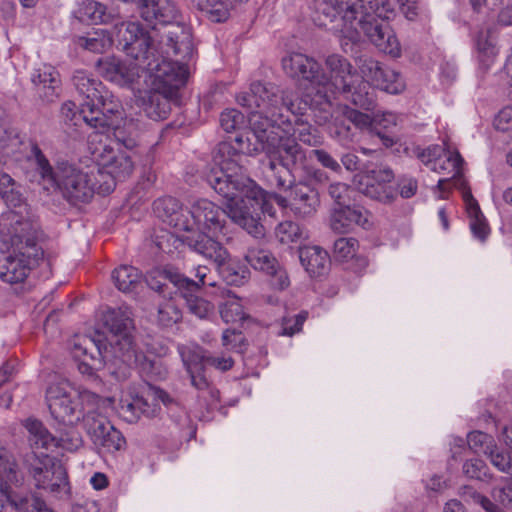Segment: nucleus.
Listing matches in <instances>:
<instances>
[{"instance_id":"3","label":"nucleus","mask_w":512,"mask_h":512,"mask_svg":"<svg viewBox=\"0 0 512 512\" xmlns=\"http://www.w3.org/2000/svg\"><path fill=\"white\" fill-rule=\"evenodd\" d=\"M325 64L330 76L314 58L305 54L291 53L282 59V67L289 77L310 84L311 92L301 98L311 102L308 108L330 105L338 93L356 106L370 107L372 101L365 91L367 85L359 80L346 58L332 54L326 58Z\"/></svg>"},{"instance_id":"37","label":"nucleus","mask_w":512,"mask_h":512,"mask_svg":"<svg viewBox=\"0 0 512 512\" xmlns=\"http://www.w3.org/2000/svg\"><path fill=\"white\" fill-rule=\"evenodd\" d=\"M77 13L81 21L94 24L109 23L113 17L104 4L95 0H84Z\"/></svg>"},{"instance_id":"33","label":"nucleus","mask_w":512,"mask_h":512,"mask_svg":"<svg viewBox=\"0 0 512 512\" xmlns=\"http://www.w3.org/2000/svg\"><path fill=\"white\" fill-rule=\"evenodd\" d=\"M293 115L295 116L294 124H292V121L289 118V126L288 123H286L282 126V128L275 130L278 131L280 135L293 139L296 143L297 138L304 144L309 146H317L320 143V138L316 135V130L313 129L308 122H305L301 118L297 117L298 114Z\"/></svg>"},{"instance_id":"8","label":"nucleus","mask_w":512,"mask_h":512,"mask_svg":"<svg viewBox=\"0 0 512 512\" xmlns=\"http://www.w3.org/2000/svg\"><path fill=\"white\" fill-rule=\"evenodd\" d=\"M88 146L94 160L97 162L96 168L101 171V174H97V176L104 178L105 175H108L110 177L109 180H104L103 183L99 184L98 189L101 192H112L116 181H123L132 174L134 164L130 156L125 153L116 154L109 143V135L91 133L88 136Z\"/></svg>"},{"instance_id":"48","label":"nucleus","mask_w":512,"mask_h":512,"mask_svg":"<svg viewBox=\"0 0 512 512\" xmlns=\"http://www.w3.org/2000/svg\"><path fill=\"white\" fill-rule=\"evenodd\" d=\"M228 260L229 258L222 265L216 264L221 269L220 273L226 284L229 286L246 285L250 274L249 271L245 268H237L231 265L226 266Z\"/></svg>"},{"instance_id":"42","label":"nucleus","mask_w":512,"mask_h":512,"mask_svg":"<svg viewBox=\"0 0 512 512\" xmlns=\"http://www.w3.org/2000/svg\"><path fill=\"white\" fill-rule=\"evenodd\" d=\"M204 370V366H202L194 369V371H187V373L190 376L192 386L200 391V397L204 399L207 405H212L218 401L219 392L210 385Z\"/></svg>"},{"instance_id":"64","label":"nucleus","mask_w":512,"mask_h":512,"mask_svg":"<svg viewBox=\"0 0 512 512\" xmlns=\"http://www.w3.org/2000/svg\"><path fill=\"white\" fill-rule=\"evenodd\" d=\"M494 127L499 131H508L512 128V107L503 108L494 119Z\"/></svg>"},{"instance_id":"11","label":"nucleus","mask_w":512,"mask_h":512,"mask_svg":"<svg viewBox=\"0 0 512 512\" xmlns=\"http://www.w3.org/2000/svg\"><path fill=\"white\" fill-rule=\"evenodd\" d=\"M24 464L35 488L44 490L58 498L69 495L67 471L59 461L48 453L27 454Z\"/></svg>"},{"instance_id":"1","label":"nucleus","mask_w":512,"mask_h":512,"mask_svg":"<svg viewBox=\"0 0 512 512\" xmlns=\"http://www.w3.org/2000/svg\"><path fill=\"white\" fill-rule=\"evenodd\" d=\"M250 130L238 134L233 142L217 145L213 166L206 174L208 185L228 204L232 219L254 237L264 234L260 215L264 200L263 190L243 173L244 156L265 152L269 162L266 177L277 188L288 187L293 171L308 172L307 150L289 137L271 127V122L260 115L248 117Z\"/></svg>"},{"instance_id":"12","label":"nucleus","mask_w":512,"mask_h":512,"mask_svg":"<svg viewBox=\"0 0 512 512\" xmlns=\"http://www.w3.org/2000/svg\"><path fill=\"white\" fill-rule=\"evenodd\" d=\"M102 322L110 333L109 345L114 356L130 363L136 357L131 311L128 308H108L103 312Z\"/></svg>"},{"instance_id":"31","label":"nucleus","mask_w":512,"mask_h":512,"mask_svg":"<svg viewBox=\"0 0 512 512\" xmlns=\"http://www.w3.org/2000/svg\"><path fill=\"white\" fill-rule=\"evenodd\" d=\"M299 259L311 278H320L328 274L330 257L327 251L319 246H305L299 249Z\"/></svg>"},{"instance_id":"41","label":"nucleus","mask_w":512,"mask_h":512,"mask_svg":"<svg viewBox=\"0 0 512 512\" xmlns=\"http://www.w3.org/2000/svg\"><path fill=\"white\" fill-rule=\"evenodd\" d=\"M113 44L110 34L104 29H96L77 39V45L94 53H103Z\"/></svg>"},{"instance_id":"43","label":"nucleus","mask_w":512,"mask_h":512,"mask_svg":"<svg viewBox=\"0 0 512 512\" xmlns=\"http://www.w3.org/2000/svg\"><path fill=\"white\" fill-rule=\"evenodd\" d=\"M113 136L116 141L121 143L127 149H133L138 144L139 128L133 120H125L122 126H113Z\"/></svg>"},{"instance_id":"13","label":"nucleus","mask_w":512,"mask_h":512,"mask_svg":"<svg viewBox=\"0 0 512 512\" xmlns=\"http://www.w3.org/2000/svg\"><path fill=\"white\" fill-rule=\"evenodd\" d=\"M23 475L17 469L12 456L0 450V511L10 504L18 512H52L46 509L45 502L39 497L17 498L12 494L10 485H20Z\"/></svg>"},{"instance_id":"44","label":"nucleus","mask_w":512,"mask_h":512,"mask_svg":"<svg viewBox=\"0 0 512 512\" xmlns=\"http://www.w3.org/2000/svg\"><path fill=\"white\" fill-rule=\"evenodd\" d=\"M359 71L361 73V76L358 75L357 71L352 67V71L356 73V75L359 77V80L367 85L365 88L366 93L371 98V105L370 107H361L365 110H370L374 106V97L369 92V81L373 76H375L377 73L379 74V71L382 69L383 65H381L380 62L370 58V57H361L359 59L358 63Z\"/></svg>"},{"instance_id":"49","label":"nucleus","mask_w":512,"mask_h":512,"mask_svg":"<svg viewBox=\"0 0 512 512\" xmlns=\"http://www.w3.org/2000/svg\"><path fill=\"white\" fill-rule=\"evenodd\" d=\"M358 247L359 243L355 238L341 237L334 242V257L342 262L352 260L356 256Z\"/></svg>"},{"instance_id":"63","label":"nucleus","mask_w":512,"mask_h":512,"mask_svg":"<svg viewBox=\"0 0 512 512\" xmlns=\"http://www.w3.org/2000/svg\"><path fill=\"white\" fill-rule=\"evenodd\" d=\"M489 458L491 460V463L498 470H500L502 472H507V473L512 472V456L496 452V449H494L489 454Z\"/></svg>"},{"instance_id":"45","label":"nucleus","mask_w":512,"mask_h":512,"mask_svg":"<svg viewBox=\"0 0 512 512\" xmlns=\"http://www.w3.org/2000/svg\"><path fill=\"white\" fill-rule=\"evenodd\" d=\"M275 235L283 244L299 242L307 237L306 231L293 221H284L277 225Z\"/></svg>"},{"instance_id":"18","label":"nucleus","mask_w":512,"mask_h":512,"mask_svg":"<svg viewBox=\"0 0 512 512\" xmlns=\"http://www.w3.org/2000/svg\"><path fill=\"white\" fill-rule=\"evenodd\" d=\"M85 421L87 432L95 446L107 452L119 451L125 446L122 433L106 417L95 415V409L87 411Z\"/></svg>"},{"instance_id":"38","label":"nucleus","mask_w":512,"mask_h":512,"mask_svg":"<svg viewBox=\"0 0 512 512\" xmlns=\"http://www.w3.org/2000/svg\"><path fill=\"white\" fill-rule=\"evenodd\" d=\"M436 150V148H433ZM432 156V149L428 148L425 152L422 153V161L430 166V168L437 172L442 173L444 170L451 169L453 172V177L460 174V168L463 163V158L458 152L449 153L446 156V159L436 158L432 160L430 157Z\"/></svg>"},{"instance_id":"32","label":"nucleus","mask_w":512,"mask_h":512,"mask_svg":"<svg viewBox=\"0 0 512 512\" xmlns=\"http://www.w3.org/2000/svg\"><path fill=\"white\" fill-rule=\"evenodd\" d=\"M101 96L103 97H99L95 102V110L100 113V117H103L104 121L99 123L95 122L97 125L89 126L96 129L93 133L107 135L106 133L114 126L110 116L120 117L122 114V105L120 101L107 89H105Z\"/></svg>"},{"instance_id":"21","label":"nucleus","mask_w":512,"mask_h":512,"mask_svg":"<svg viewBox=\"0 0 512 512\" xmlns=\"http://www.w3.org/2000/svg\"><path fill=\"white\" fill-rule=\"evenodd\" d=\"M246 261L256 270L265 272L271 277V285L285 288L290 285L287 271L279 265L270 251L251 247L245 255Z\"/></svg>"},{"instance_id":"26","label":"nucleus","mask_w":512,"mask_h":512,"mask_svg":"<svg viewBox=\"0 0 512 512\" xmlns=\"http://www.w3.org/2000/svg\"><path fill=\"white\" fill-rule=\"evenodd\" d=\"M153 212L162 221L184 233L191 227L187 213H184L180 202L174 197L166 196L155 200Z\"/></svg>"},{"instance_id":"2","label":"nucleus","mask_w":512,"mask_h":512,"mask_svg":"<svg viewBox=\"0 0 512 512\" xmlns=\"http://www.w3.org/2000/svg\"><path fill=\"white\" fill-rule=\"evenodd\" d=\"M156 33L149 34L138 22L123 23L119 29V44L134 60L144 63L153 88L175 94L185 85L188 63L194 55L190 29L174 26L156 43Z\"/></svg>"},{"instance_id":"59","label":"nucleus","mask_w":512,"mask_h":512,"mask_svg":"<svg viewBox=\"0 0 512 512\" xmlns=\"http://www.w3.org/2000/svg\"><path fill=\"white\" fill-rule=\"evenodd\" d=\"M463 495L469 497L475 504L481 506L486 512H502V510L490 499L470 487L464 488Z\"/></svg>"},{"instance_id":"36","label":"nucleus","mask_w":512,"mask_h":512,"mask_svg":"<svg viewBox=\"0 0 512 512\" xmlns=\"http://www.w3.org/2000/svg\"><path fill=\"white\" fill-rule=\"evenodd\" d=\"M111 280L116 288H136L146 285V275L131 265H120L111 273Z\"/></svg>"},{"instance_id":"10","label":"nucleus","mask_w":512,"mask_h":512,"mask_svg":"<svg viewBox=\"0 0 512 512\" xmlns=\"http://www.w3.org/2000/svg\"><path fill=\"white\" fill-rule=\"evenodd\" d=\"M100 169L96 166L81 168L68 162L57 163V176L51 188L58 189L72 203L87 202L92 198L100 184L97 174Z\"/></svg>"},{"instance_id":"15","label":"nucleus","mask_w":512,"mask_h":512,"mask_svg":"<svg viewBox=\"0 0 512 512\" xmlns=\"http://www.w3.org/2000/svg\"><path fill=\"white\" fill-rule=\"evenodd\" d=\"M28 432V442L32 449L29 454L47 453L54 448L60 447L73 451L81 445V439L77 433L66 434L60 438L54 437L48 429L37 419L28 418L23 422Z\"/></svg>"},{"instance_id":"57","label":"nucleus","mask_w":512,"mask_h":512,"mask_svg":"<svg viewBox=\"0 0 512 512\" xmlns=\"http://www.w3.org/2000/svg\"><path fill=\"white\" fill-rule=\"evenodd\" d=\"M362 0L363 11L370 12L379 18H388V13L392 12V5L389 0Z\"/></svg>"},{"instance_id":"61","label":"nucleus","mask_w":512,"mask_h":512,"mask_svg":"<svg viewBox=\"0 0 512 512\" xmlns=\"http://www.w3.org/2000/svg\"><path fill=\"white\" fill-rule=\"evenodd\" d=\"M311 154L317 159V161L327 169H330L333 172H340L341 165L338 161L326 150L324 149H314L311 151Z\"/></svg>"},{"instance_id":"29","label":"nucleus","mask_w":512,"mask_h":512,"mask_svg":"<svg viewBox=\"0 0 512 512\" xmlns=\"http://www.w3.org/2000/svg\"><path fill=\"white\" fill-rule=\"evenodd\" d=\"M27 162L33 167V171L27 172V177L30 181H37L40 184L52 187L55 183L57 167L53 168L44 155L40 147L33 143L31 145L30 153L27 156Z\"/></svg>"},{"instance_id":"35","label":"nucleus","mask_w":512,"mask_h":512,"mask_svg":"<svg viewBox=\"0 0 512 512\" xmlns=\"http://www.w3.org/2000/svg\"><path fill=\"white\" fill-rule=\"evenodd\" d=\"M463 200L470 218V228L473 234L477 238L484 240L488 235L489 227L477 200L473 197L469 189L463 191Z\"/></svg>"},{"instance_id":"51","label":"nucleus","mask_w":512,"mask_h":512,"mask_svg":"<svg viewBox=\"0 0 512 512\" xmlns=\"http://www.w3.org/2000/svg\"><path fill=\"white\" fill-rule=\"evenodd\" d=\"M222 345L229 351L242 353L247 347V341L241 331L226 329L222 333Z\"/></svg>"},{"instance_id":"5","label":"nucleus","mask_w":512,"mask_h":512,"mask_svg":"<svg viewBox=\"0 0 512 512\" xmlns=\"http://www.w3.org/2000/svg\"><path fill=\"white\" fill-rule=\"evenodd\" d=\"M240 106L250 111L249 116L260 115L271 122V127L280 129L289 123V116L283 113V108L292 114H304L311 103L308 99H299L292 90L280 91L272 83L253 82L249 91L237 96Z\"/></svg>"},{"instance_id":"9","label":"nucleus","mask_w":512,"mask_h":512,"mask_svg":"<svg viewBox=\"0 0 512 512\" xmlns=\"http://www.w3.org/2000/svg\"><path fill=\"white\" fill-rule=\"evenodd\" d=\"M0 233L8 238L11 249L27 251L31 258L43 256V250L38 246L39 225L27 205L2 214Z\"/></svg>"},{"instance_id":"54","label":"nucleus","mask_w":512,"mask_h":512,"mask_svg":"<svg viewBox=\"0 0 512 512\" xmlns=\"http://www.w3.org/2000/svg\"><path fill=\"white\" fill-rule=\"evenodd\" d=\"M181 319V311L173 301L161 305L158 310V321L164 327L172 326Z\"/></svg>"},{"instance_id":"28","label":"nucleus","mask_w":512,"mask_h":512,"mask_svg":"<svg viewBox=\"0 0 512 512\" xmlns=\"http://www.w3.org/2000/svg\"><path fill=\"white\" fill-rule=\"evenodd\" d=\"M362 0H314L315 11L321 22L325 19H336L340 23H346L354 17L356 5Z\"/></svg>"},{"instance_id":"53","label":"nucleus","mask_w":512,"mask_h":512,"mask_svg":"<svg viewBox=\"0 0 512 512\" xmlns=\"http://www.w3.org/2000/svg\"><path fill=\"white\" fill-rule=\"evenodd\" d=\"M354 192L355 190L353 188L342 182L332 183L328 187L330 197L339 207L349 205Z\"/></svg>"},{"instance_id":"52","label":"nucleus","mask_w":512,"mask_h":512,"mask_svg":"<svg viewBox=\"0 0 512 512\" xmlns=\"http://www.w3.org/2000/svg\"><path fill=\"white\" fill-rule=\"evenodd\" d=\"M219 122L222 129L227 133H230L243 126L245 123V117L237 109H226L221 113Z\"/></svg>"},{"instance_id":"24","label":"nucleus","mask_w":512,"mask_h":512,"mask_svg":"<svg viewBox=\"0 0 512 512\" xmlns=\"http://www.w3.org/2000/svg\"><path fill=\"white\" fill-rule=\"evenodd\" d=\"M31 81L37 95L46 102L58 98L61 87L60 74L55 67L43 64L31 74Z\"/></svg>"},{"instance_id":"34","label":"nucleus","mask_w":512,"mask_h":512,"mask_svg":"<svg viewBox=\"0 0 512 512\" xmlns=\"http://www.w3.org/2000/svg\"><path fill=\"white\" fill-rule=\"evenodd\" d=\"M70 351L75 360H98L97 356L107 353V348L102 351L101 340H95L86 335H76L70 344Z\"/></svg>"},{"instance_id":"62","label":"nucleus","mask_w":512,"mask_h":512,"mask_svg":"<svg viewBox=\"0 0 512 512\" xmlns=\"http://www.w3.org/2000/svg\"><path fill=\"white\" fill-rule=\"evenodd\" d=\"M106 355L97 356L98 360L83 359L78 360V370L82 375L88 378H95V371L100 369Z\"/></svg>"},{"instance_id":"6","label":"nucleus","mask_w":512,"mask_h":512,"mask_svg":"<svg viewBox=\"0 0 512 512\" xmlns=\"http://www.w3.org/2000/svg\"><path fill=\"white\" fill-rule=\"evenodd\" d=\"M355 10L354 17L346 23H340L336 18L322 20L321 25H330V29L340 37L341 47L346 53L352 52L353 46L365 36L383 53L398 57L400 43L389 24L370 12H364L361 3Z\"/></svg>"},{"instance_id":"4","label":"nucleus","mask_w":512,"mask_h":512,"mask_svg":"<svg viewBox=\"0 0 512 512\" xmlns=\"http://www.w3.org/2000/svg\"><path fill=\"white\" fill-rule=\"evenodd\" d=\"M222 199L225 210L208 199L193 202L187 214H190L189 230L179 239L192 251L215 264L222 265L230 258L224 244L231 240L228 235L227 217L237 224L229 214L227 201Z\"/></svg>"},{"instance_id":"55","label":"nucleus","mask_w":512,"mask_h":512,"mask_svg":"<svg viewBox=\"0 0 512 512\" xmlns=\"http://www.w3.org/2000/svg\"><path fill=\"white\" fill-rule=\"evenodd\" d=\"M342 113L344 119L352 123L355 127L361 130L368 129L370 133H372L373 117L347 106L343 109Z\"/></svg>"},{"instance_id":"7","label":"nucleus","mask_w":512,"mask_h":512,"mask_svg":"<svg viewBox=\"0 0 512 512\" xmlns=\"http://www.w3.org/2000/svg\"><path fill=\"white\" fill-rule=\"evenodd\" d=\"M46 401L57 422L72 426L86 418L88 410L96 409L100 398L93 392L77 389L69 381L61 380L47 388Z\"/></svg>"},{"instance_id":"17","label":"nucleus","mask_w":512,"mask_h":512,"mask_svg":"<svg viewBox=\"0 0 512 512\" xmlns=\"http://www.w3.org/2000/svg\"><path fill=\"white\" fill-rule=\"evenodd\" d=\"M127 62L116 56L101 57L96 62V69L108 81L121 87H130L144 71V63L141 60Z\"/></svg>"},{"instance_id":"27","label":"nucleus","mask_w":512,"mask_h":512,"mask_svg":"<svg viewBox=\"0 0 512 512\" xmlns=\"http://www.w3.org/2000/svg\"><path fill=\"white\" fill-rule=\"evenodd\" d=\"M403 123V116L393 112H377L373 115L372 135L376 136L385 148H391L398 143L399 138L394 134Z\"/></svg>"},{"instance_id":"39","label":"nucleus","mask_w":512,"mask_h":512,"mask_svg":"<svg viewBox=\"0 0 512 512\" xmlns=\"http://www.w3.org/2000/svg\"><path fill=\"white\" fill-rule=\"evenodd\" d=\"M177 351L186 371H194V369L207 363L206 350L197 343L178 344Z\"/></svg>"},{"instance_id":"25","label":"nucleus","mask_w":512,"mask_h":512,"mask_svg":"<svg viewBox=\"0 0 512 512\" xmlns=\"http://www.w3.org/2000/svg\"><path fill=\"white\" fill-rule=\"evenodd\" d=\"M173 95L153 88L140 93L137 98V105L148 118L155 121L164 120L170 114L171 103L169 98Z\"/></svg>"},{"instance_id":"40","label":"nucleus","mask_w":512,"mask_h":512,"mask_svg":"<svg viewBox=\"0 0 512 512\" xmlns=\"http://www.w3.org/2000/svg\"><path fill=\"white\" fill-rule=\"evenodd\" d=\"M219 312L225 323H238L248 318L238 296L228 290L226 297L219 305Z\"/></svg>"},{"instance_id":"50","label":"nucleus","mask_w":512,"mask_h":512,"mask_svg":"<svg viewBox=\"0 0 512 512\" xmlns=\"http://www.w3.org/2000/svg\"><path fill=\"white\" fill-rule=\"evenodd\" d=\"M381 80L384 82L383 86H379L378 89H381L390 94H398L405 89V82L402 76L395 70L386 67L381 77Z\"/></svg>"},{"instance_id":"16","label":"nucleus","mask_w":512,"mask_h":512,"mask_svg":"<svg viewBox=\"0 0 512 512\" xmlns=\"http://www.w3.org/2000/svg\"><path fill=\"white\" fill-rule=\"evenodd\" d=\"M72 82L78 94L82 97L79 117L87 125H96L95 122L104 121L103 117H100V113L95 110V102L99 97H102L101 94L106 89L102 82L84 70L76 71L72 77Z\"/></svg>"},{"instance_id":"46","label":"nucleus","mask_w":512,"mask_h":512,"mask_svg":"<svg viewBox=\"0 0 512 512\" xmlns=\"http://www.w3.org/2000/svg\"><path fill=\"white\" fill-rule=\"evenodd\" d=\"M467 443L469 448L477 454L488 455L496 449L494 438L482 431H474L468 434Z\"/></svg>"},{"instance_id":"47","label":"nucleus","mask_w":512,"mask_h":512,"mask_svg":"<svg viewBox=\"0 0 512 512\" xmlns=\"http://www.w3.org/2000/svg\"><path fill=\"white\" fill-rule=\"evenodd\" d=\"M186 302L191 313L199 318H204L213 309V305L195 293V290H186L180 295Z\"/></svg>"},{"instance_id":"23","label":"nucleus","mask_w":512,"mask_h":512,"mask_svg":"<svg viewBox=\"0 0 512 512\" xmlns=\"http://www.w3.org/2000/svg\"><path fill=\"white\" fill-rule=\"evenodd\" d=\"M394 173L389 167H380L371 171L367 177L363 193L376 201L384 204L392 203L397 196L395 189L390 185Z\"/></svg>"},{"instance_id":"22","label":"nucleus","mask_w":512,"mask_h":512,"mask_svg":"<svg viewBox=\"0 0 512 512\" xmlns=\"http://www.w3.org/2000/svg\"><path fill=\"white\" fill-rule=\"evenodd\" d=\"M41 258H31L28 257L27 251L12 249L11 254L6 257L4 264L0 267V279L10 285L22 283Z\"/></svg>"},{"instance_id":"30","label":"nucleus","mask_w":512,"mask_h":512,"mask_svg":"<svg viewBox=\"0 0 512 512\" xmlns=\"http://www.w3.org/2000/svg\"><path fill=\"white\" fill-rule=\"evenodd\" d=\"M190 283V278L172 265L153 267L146 274V285L149 288H164L168 285H173L175 288H189Z\"/></svg>"},{"instance_id":"14","label":"nucleus","mask_w":512,"mask_h":512,"mask_svg":"<svg viewBox=\"0 0 512 512\" xmlns=\"http://www.w3.org/2000/svg\"><path fill=\"white\" fill-rule=\"evenodd\" d=\"M308 172L303 173L321 180L326 177L325 173L319 169H313L308 164ZM292 172V182L288 187L279 188L282 191H289L288 197L277 196V203L283 208H289L297 217L306 218L314 215L320 205L318 192L303 182L294 183V173Z\"/></svg>"},{"instance_id":"56","label":"nucleus","mask_w":512,"mask_h":512,"mask_svg":"<svg viewBox=\"0 0 512 512\" xmlns=\"http://www.w3.org/2000/svg\"><path fill=\"white\" fill-rule=\"evenodd\" d=\"M463 472L471 479L485 480L488 477V468L480 459H471L464 463Z\"/></svg>"},{"instance_id":"20","label":"nucleus","mask_w":512,"mask_h":512,"mask_svg":"<svg viewBox=\"0 0 512 512\" xmlns=\"http://www.w3.org/2000/svg\"><path fill=\"white\" fill-rule=\"evenodd\" d=\"M355 226L369 230L373 226L371 213L359 205H345L333 210L330 216V227L337 233H346Z\"/></svg>"},{"instance_id":"58","label":"nucleus","mask_w":512,"mask_h":512,"mask_svg":"<svg viewBox=\"0 0 512 512\" xmlns=\"http://www.w3.org/2000/svg\"><path fill=\"white\" fill-rule=\"evenodd\" d=\"M307 317V311L300 312L298 315L295 316L293 325H290V322L292 321L291 319L284 317L282 320V330L281 332H279V335L293 336L294 334L300 332Z\"/></svg>"},{"instance_id":"60","label":"nucleus","mask_w":512,"mask_h":512,"mask_svg":"<svg viewBox=\"0 0 512 512\" xmlns=\"http://www.w3.org/2000/svg\"><path fill=\"white\" fill-rule=\"evenodd\" d=\"M15 181L7 173H0V195L7 201H20V195L15 194Z\"/></svg>"},{"instance_id":"19","label":"nucleus","mask_w":512,"mask_h":512,"mask_svg":"<svg viewBox=\"0 0 512 512\" xmlns=\"http://www.w3.org/2000/svg\"><path fill=\"white\" fill-rule=\"evenodd\" d=\"M140 15L144 21L149 24H161L168 27L165 31L159 34L155 29L148 32L153 35L156 33V42L161 39V36L171 30L174 26L183 25L181 22V14L172 0H141Z\"/></svg>"}]
</instances>
